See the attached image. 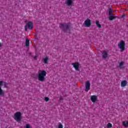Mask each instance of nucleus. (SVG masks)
<instances>
[{"label": "nucleus", "instance_id": "0eeeda50", "mask_svg": "<svg viewBox=\"0 0 128 128\" xmlns=\"http://www.w3.org/2000/svg\"><path fill=\"white\" fill-rule=\"evenodd\" d=\"M90 100L93 104H96L98 102V98L96 95H92L90 96Z\"/></svg>", "mask_w": 128, "mask_h": 128}, {"label": "nucleus", "instance_id": "2eb2a0df", "mask_svg": "<svg viewBox=\"0 0 128 128\" xmlns=\"http://www.w3.org/2000/svg\"><path fill=\"white\" fill-rule=\"evenodd\" d=\"M66 2L67 6H72V0H66Z\"/></svg>", "mask_w": 128, "mask_h": 128}, {"label": "nucleus", "instance_id": "20e7f679", "mask_svg": "<svg viewBox=\"0 0 128 128\" xmlns=\"http://www.w3.org/2000/svg\"><path fill=\"white\" fill-rule=\"evenodd\" d=\"M2 88H8V84L4 81L0 80V96H4V92Z\"/></svg>", "mask_w": 128, "mask_h": 128}, {"label": "nucleus", "instance_id": "dca6fc26", "mask_svg": "<svg viewBox=\"0 0 128 128\" xmlns=\"http://www.w3.org/2000/svg\"><path fill=\"white\" fill-rule=\"evenodd\" d=\"M96 24L98 28H102V25L100 24V22H98V20H96Z\"/></svg>", "mask_w": 128, "mask_h": 128}, {"label": "nucleus", "instance_id": "1a4fd4ad", "mask_svg": "<svg viewBox=\"0 0 128 128\" xmlns=\"http://www.w3.org/2000/svg\"><path fill=\"white\" fill-rule=\"evenodd\" d=\"M108 14L110 20H114L116 18L114 15L112 14V10L110 8L108 10Z\"/></svg>", "mask_w": 128, "mask_h": 128}, {"label": "nucleus", "instance_id": "393cba45", "mask_svg": "<svg viewBox=\"0 0 128 128\" xmlns=\"http://www.w3.org/2000/svg\"><path fill=\"white\" fill-rule=\"evenodd\" d=\"M60 100H62V97H60Z\"/></svg>", "mask_w": 128, "mask_h": 128}, {"label": "nucleus", "instance_id": "a211bd4d", "mask_svg": "<svg viewBox=\"0 0 128 128\" xmlns=\"http://www.w3.org/2000/svg\"><path fill=\"white\" fill-rule=\"evenodd\" d=\"M122 125L124 126H125V128H128V121H124L122 122Z\"/></svg>", "mask_w": 128, "mask_h": 128}, {"label": "nucleus", "instance_id": "423d86ee", "mask_svg": "<svg viewBox=\"0 0 128 128\" xmlns=\"http://www.w3.org/2000/svg\"><path fill=\"white\" fill-rule=\"evenodd\" d=\"M34 28V24L32 22H28L26 23L25 26V30H32Z\"/></svg>", "mask_w": 128, "mask_h": 128}, {"label": "nucleus", "instance_id": "f3484780", "mask_svg": "<svg viewBox=\"0 0 128 128\" xmlns=\"http://www.w3.org/2000/svg\"><path fill=\"white\" fill-rule=\"evenodd\" d=\"M49 58L48 56H46L44 58V64H48V62Z\"/></svg>", "mask_w": 128, "mask_h": 128}, {"label": "nucleus", "instance_id": "4be33fe9", "mask_svg": "<svg viewBox=\"0 0 128 128\" xmlns=\"http://www.w3.org/2000/svg\"><path fill=\"white\" fill-rule=\"evenodd\" d=\"M26 128H32V126H30V124H26Z\"/></svg>", "mask_w": 128, "mask_h": 128}, {"label": "nucleus", "instance_id": "4468645a", "mask_svg": "<svg viewBox=\"0 0 128 128\" xmlns=\"http://www.w3.org/2000/svg\"><path fill=\"white\" fill-rule=\"evenodd\" d=\"M124 62H119L118 68H124Z\"/></svg>", "mask_w": 128, "mask_h": 128}, {"label": "nucleus", "instance_id": "9d476101", "mask_svg": "<svg viewBox=\"0 0 128 128\" xmlns=\"http://www.w3.org/2000/svg\"><path fill=\"white\" fill-rule=\"evenodd\" d=\"M90 90V81H87L85 84V92H88Z\"/></svg>", "mask_w": 128, "mask_h": 128}, {"label": "nucleus", "instance_id": "aec40b11", "mask_svg": "<svg viewBox=\"0 0 128 128\" xmlns=\"http://www.w3.org/2000/svg\"><path fill=\"white\" fill-rule=\"evenodd\" d=\"M57 128H64V126L62 124V123H59Z\"/></svg>", "mask_w": 128, "mask_h": 128}, {"label": "nucleus", "instance_id": "f257e3e1", "mask_svg": "<svg viewBox=\"0 0 128 128\" xmlns=\"http://www.w3.org/2000/svg\"><path fill=\"white\" fill-rule=\"evenodd\" d=\"M46 72L44 70H39L37 74V78L39 82H46Z\"/></svg>", "mask_w": 128, "mask_h": 128}, {"label": "nucleus", "instance_id": "412c9836", "mask_svg": "<svg viewBox=\"0 0 128 128\" xmlns=\"http://www.w3.org/2000/svg\"><path fill=\"white\" fill-rule=\"evenodd\" d=\"M44 100H45L46 102L50 101V98L48 97H44Z\"/></svg>", "mask_w": 128, "mask_h": 128}, {"label": "nucleus", "instance_id": "9b49d317", "mask_svg": "<svg viewBox=\"0 0 128 128\" xmlns=\"http://www.w3.org/2000/svg\"><path fill=\"white\" fill-rule=\"evenodd\" d=\"M72 66L74 68H75L76 70H80V64L78 62H74L72 64Z\"/></svg>", "mask_w": 128, "mask_h": 128}, {"label": "nucleus", "instance_id": "a878e982", "mask_svg": "<svg viewBox=\"0 0 128 128\" xmlns=\"http://www.w3.org/2000/svg\"><path fill=\"white\" fill-rule=\"evenodd\" d=\"M34 58L36 60V57Z\"/></svg>", "mask_w": 128, "mask_h": 128}, {"label": "nucleus", "instance_id": "39448f33", "mask_svg": "<svg viewBox=\"0 0 128 128\" xmlns=\"http://www.w3.org/2000/svg\"><path fill=\"white\" fill-rule=\"evenodd\" d=\"M22 112H17L14 114V118L15 120L17 122H20L22 120Z\"/></svg>", "mask_w": 128, "mask_h": 128}, {"label": "nucleus", "instance_id": "5701e85b", "mask_svg": "<svg viewBox=\"0 0 128 128\" xmlns=\"http://www.w3.org/2000/svg\"><path fill=\"white\" fill-rule=\"evenodd\" d=\"M107 126L108 128H112V124H110V123H108L107 124Z\"/></svg>", "mask_w": 128, "mask_h": 128}, {"label": "nucleus", "instance_id": "f03ea898", "mask_svg": "<svg viewBox=\"0 0 128 128\" xmlns=\"http://www.w3.org/2000/svg\"><path fill=\"white\" fill-rule=\"evenodd\" d=\"M60 28L64 32H68L70 30V24L66 23L60 24Z\"/></svg>", "mask_w": 128, "mask_h": 128}, {"label": "nucleus", "instance_id": "b1692460", "mask_svg": "<svg viewBox=\"0 0 128 128\" xmlns=\"http://www.w3.org/2000/svg\"><path fill=\"white\" fill-rule=\"evenodd\" d=\"M3 46L4 44H2V43L0 42V48H2V46Z\"/></svg>", "mask_w": 128, "mask_h": 128}, {"label": "nucleus", "instance_id": "f8f14e48", "mask_svg": "<svg viewBox=\"0 0 128 128\" xmlns=\"http://www.w3.org/2000/svg\"><path fill=\"white\" fill-rule=\"evenodd\" d=\"M128 86V81L126 80H122L120 83L121 88H126Z\"/></svg>", "mask_w": 128, "mask_h": 128}, {"label": "nucleus", "instance_id": "ddd939ff", "mask_svg": "<svg viewBox=\"0 0 128 128\" xmlns=\"http://www.w3.org/2000/svg\"><path fill=\"white\" fill-rule=\"evenodd\" d=\"M102 56L103 58H104V60H106V58H108V54L106 51L103 52L102 53Z\"/></svg>", "mask_w": 128, "mask_h": 128}, {"label": "nucleus", "instance_id": "6ab92c4d", "mask_svg": "<svg viewBox=\"0 0 128 128\" xmlns=\"http://www.w3.org/2000/svg\"><path fill=\"white\" fill-rule=\"evenodd\" d=\"M26 46H30V40L28 39L26 40Z\"/></svg>", "mask_w": 128, "mask_h": 128}, {"label": "nucleus", "instance_id": "7ed1b4c3", "mask_svg": "<svg viewBox=\"0 0 128 128\" xmlns=\"http://www.w3.org/2000/svg\"><path fill=\"white\" fill-rule=\"evenodd\" d=\"M118 48L122 52H124L126 50V42L123 40H120L118 42Z\"/></svg>", "mask_w": 128, "mask_h": 128}, {"label": "nucleus", "instance_id": "6e6552de", "mask_svg": "<svg viewBox=\"0 0 128 128\" xmlns=\"http://www.w3.org/2000/svg\"><path fill=\"white\" fill-rule=\"evenodd\" d=\"M83 24L85 28H90V26H92V22L90 20L87 19L84 22Z\"/></svg>", "mask_w": 128, "mask_h": 128}]
</instances>
